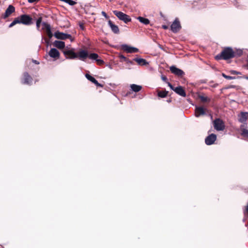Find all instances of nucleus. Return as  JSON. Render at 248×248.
Here are the masks:
<instances>
[{"label": "nucleus", "instance_id": "nucleus-27", "mask_svg": "<svg viewBox=\"0 0 248 248\" xmlns=\"http://www.w3.org/2000/svg\"><path fill=\"white\" fill-rule=\"evenodd\" d=\"M99 56L96 53H91L90 55L88 54V57L92 60H96L98 58Z\"/></svg>", "mask_w": 248, "mask_h": 248}, {"label": "nucleus", "instance_id": "nucleus-39", "mask_svg": "<svg viewBox=\"0 0 248 248\" xmlns=\"http://www.w3.org/2000/svg\"><path fill=\"white\" fill-rule=\"evenodd\" d=\"M166 83L168 84V86L170 87V88L172 90H173V91H174V90H175V88H174V87L172 85V84H171V83H170L169 82H168H168H166Z\"/></svg>", "mask_w": 248, "mask_h": 248}, {"label": "nucleus", "instance_id": "nucleus-31", "mask_svg": "<svg viewBox=\"0 0 248 248\" xmlns=\"http://www.w3.org/2000/svg\"><path fill=\"white\" fill-rule=\"evenodd\" d=\"M243 54V51L241 50H236L234 51V57H240Z\"/></svg>", "mask_w": 248, "mask_h": 248}, {"label": "nucleus", "instance_id": "nucleus-12", "mask_svg": "<svg viewBox=\"0 0 248 248\" xmlns=\"http://www.w3.org/2000/svg\"><path fill=\"white\" fill-rule=\"evenodd\" d=\"M217 139V136L214 134H211L205 139V142L208 145L213 144Z\"/></svg>", "mask_w": 248, "mask_h": 248}, {"label": "nucleus", "instance_id": "nucleus-13", "mask_svg": "<svg viewBox=\"0 0 248 248\" xmlns=\"http://www.w3.org/2000/svg\"><path fill=\"white\" fill-rule=\"evenodd\" d=\"M15 11V7L13 5H10L6 10L5 13L2 15V18L6 19L14 13Z\"/></svg>", "mask_w": 248, "mask_h": 248}, {"label": "nucleus", "instance_id": "nucleus-45", "mask_svg": "<svg viewBox=\"0 0 248 248\" xmlns=\"http://www.w3.org/2000/svg\"><path fill=\"white\" fill-rule=\"evenodd\" d=\"M162 28L163 29L167 30L168 29V26L167 25H162Z\"/></svg>", "mask_w": 248, "mask_h": 248}, {"label": "nucleus", "instance_id": "nucleus-2", "mask_svg": "<svg viewBox=\"0 0 248 248\" xmlns=\"http://www.w3.org/2000/svg\"><path fill=\"white\" fill-rule=\"evenodd\" d=\"M234 58V50L231 47H224L220 53L215 57L217 60H227Z\"/></svg>", "mask_w": 248, "mask_h": 248}, {"label": "nucleus", "instance_id": "nucleus-43", "mask_svg": "<svg viewBox=\"0 0 248 248\" xmlns=\"http://www.w3.org/2000/svg\"><path fill=\"white\" fill-rule=\"evenodd\" d=\"M125 62H126L127 63H130V64H133V62L130 60L129 59H128V61H125Z\"/></svg>", "mask_w": 248, "mask_h": 248}, {"label": "nucleus", "instance_id": "nucleus-48", "mask_svg": "<svg viewBox=\"0 0 248 248\" xmlns=\"http://www.w3.org/2000/svg\"><path fill=\"white\" fill-rule=\"evenodd\" d=\"M243 78L246 79H248V76H243Z\"/></svg>", "mask_w": 248, "mask_h": 248}, {"label": "nucleus", "instance_id": "nucleus-15", "mask_svg": "<svg viewBox=\"0 0 248 248\" xmlns=\"http://www.w3.org/2000/svg\"><path fill=\"white\" fill-rule=\"evenodd\" d=\"M78 54V58L81 61H84L88 57V53L87 51L84 50H81L79 51Z\"/></svg>", "mask_w": 248, "mask_h": 248}, {"label": "nucleus", "instance_id": "nucleus-50", "mask_svg": "<svg viewBox=\"0 0 248 248\" xmlns=\"http://www.w3.org/2000/svg\"><path fill=\"white\" fill-rule=\"evenodd\" d=\"M246 67H247V69H248V61Z\"/></svg>", "mask_w": 248, "mask_h": 248}, {"label": "nucleus", "instance_id": "nucleus-9", "mask_svg": "<svg viewBox=\"0 0 248 248\" xmlns=\"http://www.w3.org/2000/svg\"><path fill=\"white\" fill-rule=\"evenodd\" d=\"M63 53L67 59H74L78 58V54L73 50H65Z\"/></svg>", "mask_w": 248, "mask_h": 248}, {"label": "nucleus", "instance_id": "nucleus-25", "mask_svg": "<svg viewBox=\"0 0 248 248\" xmlns=\"http://www.w3.org/2000/svg\"><path fill=\"white\" fill-rule=\"evenodd\" d=\"M137 19L139 20L140 22L144 25H148L150 23V20L148 19L143 17L139 16L137 17Z\"/></svg>", "mask_w": 248, "mask_h": 248}, {"label": "nucleus", "instance_id": "nucleus-23", "mask_svg": "<svg viewBox=\"0 0 248 248\" xmlns=\"http://www.w3.org/2000/svg\"><path fill=\"white\" fill-rule=\"evenodd\" d=\"M133 61L136 62L140 65H145L148 63L145 59L142 58H136L134 59Z\"/></svg>", "mask_w": 248, "mask_h": 248}, {"label": "nucleus", "instance_id": "nucleus-5", "mask_svg": "<svg viewBox=\"0 0 248 248\" xmlns=\"http://www.w3.org/2000/svg\"><path fill=\"white\" fill-rule=\"evenodd\" d=\"M33 80L32 78L27 72H24L23 77L21 79V82L23 84L31 85Z\"/></svg>", "mask_w": 248, "mask_h": 248}, {"label": "nucleus", "instance_id": "nucleus-16", "mask_svg": "<svg viewBox=\"0 0 248 248\" xmlns=\"http://www.w3.org/2000/svg\"><path fill=\"white\" fill-rule=\"evenodd\" d=\"M248 125L247 123H244L241 125L240 130L241 136L248 138V130L247 129Z\"/></svg>", "mask_w": 248, "mask_h": 248}, {"label": "nucleus", "instance_id": "nucleus-18", "mask_svg": "<svg viewBox=\"0 0 248 248\" xmlns=\"http://www.w3.org/2000/svg\"><path fill=\"white\" fill-rule=\"evenodd\" d=\"M248 119V112H241L240 114L239 115V121L242 123L244 124Z\"/></svg>", "mask_w": 248, "mask_h": 248}, {"label": "nucleus", "instance_id": "nucleus-17", "mask_svg": "<svg viewBox=\"0 0 248 248\" xmlns=\"http://www.w3.org/2000/svg\"><path fill=\"white\" fill-rule=\"evenodd\" d=\"M86 78L92 83H94L97 87H103V85L99 83L93 77L88 74L85 75Z\"/></svg>", "mask_w": 248, "mask_h": 248}, {"label": "nucleus", "instance_id": "nucleus-20", "mask_svg": "<svg viewBox=\"0 0 248 248\" xmlns=\"http://www.w3.org/2000/svg\"><path fill=\"white\" fill-rule=\"evenodd\" d=\"M108 24L111 28L112 31L115 34H118L120 32L118 26L113 24V23L111 21L109 20L108 21Z\"/></svg>", "mask_w": 248, "mask_h": 248}, {"label": "nucleus", "instance_id": "nucleus-26", "mask_svg": "<svg viewBox=\"0 0 248 248\" xmlns=\"http://www.w3.org/2000/svg\"><path fill=\"white\" fill-rule=\"evenodd\" d=\"M168 92L166 91H157V95L161 98L166 97L168 94Z\"/></svg>", "mask_w": 248, "mask_h": 248}, {"label": "nucleus", "instance_id": "nucleus-7", "mask_svg": "<svg viewBox=\"0 0 248 248\" xmlns=\"http://www.w3.org/2000/svg\"><path fill=\"white\" fill-rule=\"evenodd\" d=\"M207 110V108H204L202 106H197L195 109V116L196 117H199L202 115H204L206 114Z\"/></svg>", "mask_w": 248, "mask_h": 248}, {"label": "nucleus", "instance_id": "nucleus-46", "mask_svg": "<svg viewBox=\"0 0 248 248\" xmlns=\"http://www.w3.org/2000/svg\"><path fill=\"white\" fill-rule=\"evenodd\" d=\"M246 213L248 214V205L246 206V210H245V211L244 212V214H246Z\"/></svg>", "mask_w": 248, "mask_h": 248}, {"label": "nucleus", "instance_id": "nucleus-10", "mask_svg": "<svg viewBox=\"0 0 248 248\" xmlns=\"http://www.w3.org/2000/svg\"><path fill=\"white\" fill-rule=\"evenodd\" d=\"M121 48L124 51L127 53H136L139 51V49L137 48L129 46L127 45H123L121 46Z\"/></svg>", "mask_w": 248, "mask_h": 248}, {"label": "nucleus", "instance_id": "nucleus-22", "mask_svg": "<svg viewBox=\"0 0 248 248\" xmlns=\"http://www.w3.org/2000/svg\"><path fill=\"white\" fill-rule=\"evenodd\" d=\"M198 98L202 103H209L211 101V99L209 97L203 94H199L198 95Z\"/></svg>", "mask_w": 248, "mask_h": 248}, {"label": "nucleus", "instance_id": "nucleus-28", "mask_svg": "<svg viewBox=\"0 0 248 248\" xmlns=\"http://www.w3.org/2000/svg\"><path fill=\"white\" fill-rule=\"evenodd\" d=\"M42 25L43 26V29L45 30L46 31L51 29L50 25L46 22H43Z\"/></svg>", "mask_w": 248, "mask_h": 248}, {"label": "nucleus", "instance_id": "nucleus-49", "mask_svg": "<svg viewBox=\"0 0 248 248\" xmlns=\"http://www.w3.org/2000/svg\"><path fill=\"white\" fill-rule=\"evenodd\" d=\"M46 43L47 44H48V43H49V40H47V39H46Z\"/></svg>", "mask_w": 248, "mask_h": 248}, {"label": "nucleus", "instance_id": "nucleus-1", "mask_svg": "<svg viewBox=\"0 0 248 248\" xmlns=\"http://www.w3.org/2000/svg\"><path fill=\"white\" fill-rule=\"evenodd\" d=\"M16 24H22L25 25H30L32 24V18L28 15H22L19 16L15 18L13 21L9 25V27L12 28Z\"/></svg>", "mask_w": 248, "mask_h": 248}, {"label": "nucleus", "instance_id": "nucleus-34", "mask_svg": "<svg viewBox=\"0 0 248 248\" xmlns=\"http://www.w3.org/2000/svg\"><path fill=\"white\" fill-rule=\"evenodd\" d=\"M96 62L98 65H102L104 64V61L101 59H98V58L96 59Z\"/></svg>", "mask_w": 248, "mask_h": 248}, {"label": "nucleus", "instance_id": "nucleus-3", "mask_svg": "<svg viewBox=\"0 0 248 248\" xmlns=\"http://www.w3.org/2000/svg\"><path fill=\"white\" fill-rule=\"evenodd\" d=\"M113 12L114 14L120 20L123 21L125 23H127L128 22H130L131 21V18L128 15L124 13L121 11L115 10V11H113Z\"/></svg>", "mask_w": 248, "mask_h": 248}, {"label": "nucleus", "instance_id": "nucleus-44", "mask_svg": "<svg viewBox=\"0 0 248 248\" xmlns=\"http://www.w3.org/2000/svg\"><path fill=\"white\" fill-rule=\"evenodd\" d=\"M102 15L104 16L106 18H108V16L107 15V14L106 13V12H105L104 11H102Z\"/></svg>", "mask_w": 248, "mask_h": 248}, {"label": "nucleus", "instance_id": "nucleus-35", "mask_svg": "<svg viewBox=\"0 0 248 248\" xmlns=\"http://www.w3.org/2000/svg\"><path fill=\"white\" fill-rule=\"evenodd\" d=\"M119 58L121 60V62H125V61H128V58L123 55H120L119 56Z\"/></svg>", "mask_w": 248, "mask_h": 248}, {"label": "nucleus", "instance_id": "nucleus-40", "mask_svg": "<svg viewBox=\"0 0 248 248\" xmlns=\"http://www.w3.org/2000/svg\"><path fill=\"white\" fill-rule=\"evenodd\" d=\"M166 83L168 84V86L170 87V88L172 90H173V91H174V90H175V88H174V87L172 85V84H171V83H170L169 82H168H168H166Z\"/></svg>", "mask_w": 248, "mask_h": 248}, {"label": "nucleus", "instance_id": "nucleus-41", "mask_svg": "<svg viewBox=\"0 0 248 248\" xmlns=\"http://www.w3.org/2000/svg\"><path fill=\"white\" fill-rule=\"evenodd\" d=\"M166 83L168 84V86L170 87V88L172 90H173V91H174V90H175V88H174V87L172 85V84H171V83H170L169 82H168H168H166Z\"/></svg>", "mask_w": 248, "mask_h": 248}, {"label": "nucleus", "instance_id": "nucleus-14", "mask_svg": "<svg viewBox=\"0 0 248 248\" xmlns=\"http://www.w3.org/2000/svg\"><path fill=\"white\" fill-rule=\"evenodd\" d=\"M48 54L50 57L55 59H58L60 58V52L56 48H51Z\"/></svg>", "mask_w": 248, "mask_h": 248}, {"label": "nucleus", "instance_id": "nucleus-47", "mask_svg": "<svg viewBox=\"0 0 248 248\" xmlns=\"http://www.w3.org/2000/svg\"><path fill=\"white\" fill-rule=\"evenodd\" d=\"M32 62H34V63H35L36 64H39V62L37 61H36V60H32Z\"/></svg>", "mask_w": 248, "mask_h": 248}, {"label": "nucleus", "instance_id": "nucleus-21", "mask_svg": "<svg viewBox=\"0 0 248 248\" xmlns=\"http://www.w3.org/2000/svg\"><path fill=\"white\" fill-rule=\"evenodd\" d=\"M53 45L59 49H63L65 47V43L61 41H55Z\"/></svg>", "mask_w": 248, "mask_h": 248}, {"label": "nucleus", "instance_id": "nucleus-29", "mask_svg": "<svg viewBox=\"0 0 248 248\" xmlns=\"http://www.w3.org/2000/svg\"><path fill=\"white\" fill-rule=\"evenodd\" d=\"M42 21V17H39L36 21V28L38 30H39L40 27V24Z\"/></svg>", "mask_w": 248, "mask_h": 248}, {"label": "nucleus", "instance_id": "nucleus-42", "mask_svg": "<svg viewBox=\"0 0 248 248\" xmlns=\"http://www.w3.org/2000/svg\"><path fill=\"white\" fill-rule=\"evenodd\" d=\"M40 0H28V1L29 3H37Z\"/></svg>", "mask_w": 248, "mask_h": 248}, {"label": "nucleus", "instance_id": "nucleus-30", "mask_svg": "<svg viewBox=\"0 0 248 248\" xmlns=\"http://www.w3.org/2000/svg\"><path fill=\"white\" fill-rule=\"evenodd\" d=\"M62 1H64L71 6H73L77 4L76 1L72 0H62Z\"/></svg>", "mask_w": 248, "mask_h": 248}, {"label": "nucleus", "instance_id": "nucleus-38", "mask_svg": "<svg viewBox=\"0 0 248 248\" xmlns=\"http://www.w3.org/2000/svg\"><path fill=\"white\" fill-rule=\"evenodd\" d=\"M161 79H162V80H163L164 81H165L166 82H168V78L166 77V76H165L164 75L161 76Z\"/></svg>", "mask_w": 248, "mask_h": 248}, {"label": "nucleus", "instance_id": "nucleus-4", "mask_svg": "<svg viewBox=\"0 0 248 248\" xmlns=\"http://www.w3.org/2000/svg\"><path fill=\"white\" fill-rule=\"evenodd\" d=\"M213 125L214 128L217 131H222L225 127L223 121L219 118H217L213 121Z\"/></svg>", "mask_w": 248, "mask_h": 248}, {"label": "nucleus", "instance_id": "nucleus-36", "mask_svg": "<svg viewBox=\"0 0 248 248\" xmlns=\"http://www.w3.org/2000/svg\"><path fill=\"white\" fill-rule=\"evenodd\" d=\"M230 73L232 75H241V72L236 71L235 70H231Z\"/></svg>", "mask_w": 248, "mask_h": 248}, {"label": "nucleus", "instance_id": "nucleus-8", "mask_svg": "<svg viewBox=\"0 0 248 248\" xmlns=\"http://www.w3.org/2000/svg\"><path fill=\"white\" fill-rule=\"evenodd\" d=\"M54 36L58 39L61 40H65L66 39H70L72 36L70 34L64 33L63 32L57 31L54 33Z\"/></svg>", "mask_w": 248, "mask_h": 248}, {"label": "nucleus", "instance_id": "nucleus-11", "mask_svg": "<svg viewBox=\"0 0 248 248\" xmlns=\"http://www.w3.org/2000/svg\"><path fill=\"white\" fill-rule=\"evenodd\" d=\"M170 69L172 74L178 77H182L185 74L183 71L174 66H170Z\"/></svg>", "mask_w": 248, "mask_h": 248}, {"label": "nucleus", "instance_id": "nucleus-33", "mask_svg": "<svg viewBox=\"0 0 248 248\" xmlns=\"http://www.w3.org/2000/svg\"><path fill=\"white\" fill-rule=\"evenodd\" d=\"M46 33L49 39H51L52 37L53 34L51 32V29L46 31Z\"/></svg>", "mask_w": 248, "mask_h": 248}, {"label": "nucleus", "instance_id": "nucleus-24", "mask_svg": "<svg viewBox=\"0 0 248 248\" xmlns=\"http://www.w3.org/2000/svg\"><path fill=\"white\" fill-rule=\"evenodd\" d=\"M130 87H131L132 90L135 93L139 92L142 89V87L141 86L138 85L134 84H131L130 85Z\"/></svg>", "mask_w": 248, "mask_h": 248}, {"label": "nucleus", "instance_id": "nucleus-32", "mask_svg": "<svg viewBox=\"0 0 248 248\" xmlns=\"http://www.w3.org/2000/svg\"><path fill=\"white\" fill-rule=\"evenodd\" d=\"M222 76L226 79H233L235 78V77H232V76H227L226 75H225L224 73H222Z\"/></svg>", "mask_w": 248, "mask_h": 248}, {"label": "nucleus", "instance_id": "nucleus-19", "mask_svg": "<svg viewBox=\"0 0 248 248\" xmlns=\"http://www.w3.org/2000/svg\"><path fill=\"white\" fill-rule=\"evenodd\" d=\"M174 92L179 95H181L183 97H186V93L184 89V88L181 86H179L178 87H177L175 88Z\"/></svg>", "mask_w": 248, "mask_h": 248}, {"label": "nucleus", "instance_id": "nucleus-6", "mask_svg": "<svg viewBox=\"0 0 248 248\" xmlns=\"http://www.w3.org/2000/svg\"><path fill=\"white\" fill-rule=\"evenodd\" d=\"M171 30L174 33H176L181 29V26L178 18H176L170 26Z\"/></svg>", "mask_w": 248, "mask_h": 248}, {"label": "nucleus", "instance_id": "nucleus-37", "mask_svg": "<svg viewBox=\"0 0 248 248\" xmlns=\"http://www.w3.org/2000/svg\"><path fill=\"white\" fill-rule=\"evenodd\" d=\"M78 25L81 30H84L85 27L83 23L79 22Z\"/></svg>", "mask_w": 248, "mask_h": 248}]
</instances>
